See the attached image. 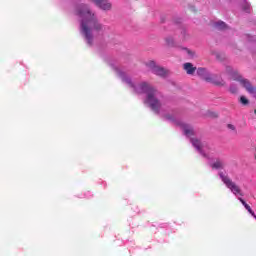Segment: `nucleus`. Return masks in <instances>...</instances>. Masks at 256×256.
<instances>
[{"instance_id":"nucleus-4","label":"nucleus","mask_w":256,"mask_h":256,"mask_svg":"<svg viewBox=\"0 0 256 256\" xmlns=\"http://www.w3.org/2000/svg\"><path fill=\"white\" fill-rule=\"evenodd\" d=\"M197 73L207 83H212V85H217L218 87L225 85V80L220 75L211 74L206 68H198Z\"/></svg>"},{"instance_id":"nucleus-10","label":"nucleus","mask_w":256,"mask_h":256,"mask_svg":"<svg viewBox=\"0 0 256 256\" xmlns=\"http://www.w3.org/2000/svg\"><path fill=\"white\" fill-rule=\"evenodd\" d=\"M165 41L168 47H175V40L173 39V37L168 36L166 37Z\"/></svg>"},{"instance_id":"nucleus-1","label":"nucleus","mask_w":256,"mask_h":256,"mask_svg":"<svg viewBox=\"0 0 256 256\" xmlns=\"http://www.w3.org/2000/svg\"><path fill=\"white\" fill-rule=\"evenodd\" d=\"M110 66L115 70L118 77L122 79L123 83L128 85L130 89H133L134 93L146 95L144 104H146L147 107H150L154 113L160 115V117H163V119H166V121H170L171 123L178 125V127H181V129L184 131V135L190 139V143H192L196 151H198L202 157H205L206 159L210 158L209 145L206 142H201V140L193 137L195 135L193 126L179 119V114H177L175 111L169 112V107L167 106L165 97L159 90L155 89L147 82L137 84V82L131 80V78L125 74L123 69L119 68L116 62H111Z\"/></svg>"},{"instance_id":"nucleus-6","label":"nucleus","mask_w":256,"mask_h":256,"mask_svg":"<svg viewBox=\"0 0 256 256\" xmlns=\"http://www.w3.org/2000/svg\"><path fill=\"white\" fill-rule=\"evenodd\" d=\"M212 169H225V160L216 159L215 162L210 164Z\"/></svg>"},{"instance_id":"nucleus-14","label":"nucleus","mask_w":256,"mask_h":256,"mask_svg":"<svg viewBox=\"0 0 256 256\" xmlns=\"http://www.w3.org/2000/svg\"><path fill=\"white\" fill-rule=\"evenodd\" d=\"M227 128L230 129L231 131H234V133H237V130L235 129V125L233 124H228Z\"/></svg>"},{"instance_id":"nucleus-9","label":"nucleus","mask_w":256,"mask_h":256,"mask_svg":"<svg viewBox=\"0 0 256 256\" xmlns=\"http://www.w3.org/2000/svg\"><path fill=\"white\" fill-rule=\"evenodd\" d=\"M242 9L246 12V13H251V4H249V2L244 1L242 4Z\"/></svg>"},{"instance_id":"nucleus-7","label":"nucleus","mask_w":256,"mask_h":256,"mask_svg":"<svg viewBox=\"0 0 256 256\" xmlns=\"http://www.w3.org/2000/svg\"><path fill=\"white\" fill-rule=\"evenodd\" d=\"M184 70L186 71V73L188 74V75H193V73H195V70L197 69V68H195L194 66H193V64H191V63H185L184 64Z\"/></svg>"},{"instance_id":"nucleus-11","label":"nucleus","mask_w":256,"mask_h":256,"mask_svg":"<svg viewBox=\"0 0 256 256\" xmlns=\"http://www.w3.org/2000/svg\"><path fill=\"white\" fill-rule=\"evenodd\" d=\"M239 101H240L241 105H244V106L249 105V99H247V97H245V96H241Z\"/></svg>"},{"instance_id":"nucleus-15","label":"nucleus","mask_w":256,"mask_h":256,"mask_svg":"<svg viewBox=\"0 0 256 256\" xmlns=\"http://www.w3.org/2000/svg\"><path fill=\"white\" fill-rule=\"evenodd\" d=\"M254 113H255V115H256V109L254 110Z\"/></svg>"},{"instance_id":"nucleus-3","label":"nucleus","mask_w":256,"mask_h":256,"mask_svg":"<svg viewBox=\"0 0 256 256\" xmlns=\"http://www.w3.org/2000/svg\"><path fill=\"white\" fill-rule=\"evenodd\" d=\"M218 175L222 183H224V185L227 187V189H229V191H231V193L235 195L238 201H240V203H242V205L245 207V205H247V202H245V200L241 198L245 195L243 193V190H241V187L237 185V183H235V181H233L231 177H229V174H227V172L220 171Z\"/></svg>"},{"instance_id":"nucleus-5","label":"nucleus","mask_w":256,"mask_h":256,"mask_svg":"<svg viewBox=\"0 0 256 256\" xmlns=\"http://www.w3.org/2000/svg\"><path fill=\"white\" fill-rule=\"evenodd\" d=\"M146 67H148L154 75H158L159 77H165L167 75V70L165 68L158 66L155 61L149 60L146 62Z\"/></svg>"},{"instance_id":"nucleus-2","label":"nucleus","mask_w":256,"mask_h":256,"mask_svg":"<svg viewBox=\"0 0 256 256\" xmlns=\"http://www.w3.org/2000/svg\"><path fill=\"white\" fill-rule=\"evenodd\" d=\"M76 13L81 18L80 35H82L87 45L91 47L93 41H95V37L99 33H104L107 27L99 22L97 14L91 11V8L87 4H79L76 8Z\"/></svg>"},{"instance_id":"nucleus-12","label":"nucleus","mask_w":256,"mask_h":256,"mask_svg":"<svg viewBox=\"0 0 256 256\" xmlns=\"http://www.w3.org/2000/svg\"><path fill=\"white\" fill-rule=\"evenodd\" d=\"M184 53H187L188 57L193 58L195 56V52L188 48H183Z\"/></svg>"},{"instance_id":"nucleus-13","label":"nucleus","mask_w":256,"mask_h":256,"mask_svg":"<svg viewBox=\"0 0 256 256\" xmlns=\"http://www.w3.org/2000/svg\"><path fill=\"white\" fill-rule=\"evenodd\" d=\"M238 90H239V87L237 86V84L232 83V84L230 85V92H232V93H237Z\"/></svg>"},{"instance_id":"nucleus-8","label":"nucleus","mask_w":256,"mask_h":256,"mask_svg":"<svg viewBox=\"0 0 256 256\" xmlns=\"http://www.w3.org/2000/svg\"><path fill=\"white\" fill-rule=\"evenodd\" d=\"M215 29H218L219 31H224V29H227V24L221 20H218L214 22Z\"/></svg>"}]
</instances>
